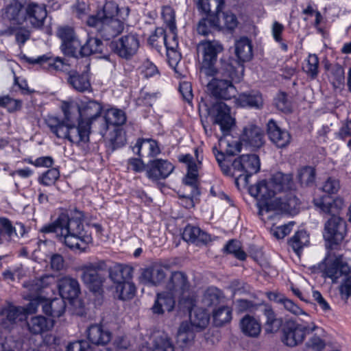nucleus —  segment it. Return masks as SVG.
I'll list each match as a JSON object with an SVG mask.
<instances>
[{
  "mask_svg": "<svg viewBox=\"0 0 351 351\" xmlns=\"http://www.w3.org/2000/svg\"><path fill=\"white\" fill-rule=\"evenodd\" d=\"M82 218V213L78 210L70 215L62 213L53 223L43 226L41 232L55 233L69 248L84 252L93 239L84 228Z\"/></svg>",
  "mask_w": 351,
  "mask_h": 351,
  "instance_id": "f257e3e1",
  "label": "nucleus"
},
{
  "mask_svg": "<svg viewBox=\"0 0 351 351\" xmlns=\"http://www.w3.org/2000/svg\"><path fill=\"white\" fill-rule=\"evenodd\" d=\"M313 202L315 206L321 211L331 215L325 223L324 237L328 243V248L337 250L346 233V222L337 216L343 202L341 199H332L330 197L315 199Z\"/></svg>",
  "mask_w": 351,
  "mask_h": 351,
  "instance_id": "f03ea898",
  "label": "nucleus"
},
{
  "mask_svg": "<svg viewBox=\"0 0 351 351\" xmlns=\"http://www.w3.org/2000/svg\"><path fill=\"white\" fill-rule=\"evenodd\" d=\"M197 49L202 55V74L206 76L216 75L238 80L237 71L229 62L221 60L219 67L215 66L218 54L223 51V47L218 41L202 40L197 45Z\"/></svg>",
  "mask_w": 351,
  "mask_h": 351,
  "instance_id": "7ed1b4c3",
  "label": "nucleus"
},
{
  "mask_svg": "<svg viewBox=\"0 0 351 351\" xmlns=\"http://www.w3.org/2000/svg\"><path fill=\"white\" fill-rule=\"evenodd\" d=\"M47 15L45 5L27 0H12L5 11L10 21L19 25L26 23L36 29L43 26Z\"/></svg>",
  "mask_w": 351,
  "mask_h": 351,
  "instance_id": "20e7f679",
  "label": "nucleus"
},
{
  "mask_svg": "<svg viewBox=\"0 0 351 351\" xmlns=\"http://www.w3.org/2000/svg\"><path fill=\"white\" fill-rule=\"evenodd\" d=\"M293 180H291V188L284 190L283 195L276 197L273 202H266L263 206L258 204V215L264 221H273L279 218L278 211H282L291 215L298 213L300 206V200L293 191Z\"/></svg>",
  "mask_w": 351,
  "mask_h": 351,
  "instance_id": "39448f33",
  "label": "nucleus"
},
{
  "mask_svg": "<svg viewBox=\"0 0 351 351\" xmlns=\"http://www.w3.org/2000/svg\"><path fill=\"white\" fill-rule=\"evenodd\" d=\"M291 186V176L277 172L272 176L269 182L266 180H261L256 184L251 186L249 192L252 196L264 201L263 202H258L257 206L258 207V204L263 206L266 202H273L274 200L267 201V199L280 193L284 190L290 189Z\"/></svg>",
  "mask_w": 351,
  "mask_h": 351,
  "instance_id": "423d86ee",
  "label": "nucleus"
},
{
  "mask_svg": "<svg viewBox=\"0 0 351 351\" xmlns=\"http://www.w3.org/2000/svg\"><path fill=\"white\" fill-rule=\"evenodd\" d=\"M80 121L93 128V132L105 136L106 128L104 119L103 106L95 100L80 101Z\"/></svg>",
  "mask_w": 351,
  "mask_h": 351,
  "instance_id": "0eeeda50",
  "label": "nucleus"
},
{
  "mask_svg": "<svg viewBox=\"0 0 351 351\" xmlns=\"http://www.w3.org/2000/svg\"><path fill=\"white\" fill-rule=\"evenodd\" d=\"M323 273L326 278L336 283L339 279L346 278L350 273V267L343 255L337 250L328 248L324 261Z\"/></svg>",
  "mask_w": 351,
  "mask_h": 351,
  "instance_id": "6e6552de",
  "label": "nucleus"
},
{
  "mask_svg": "<svg viewBox=\"0 0 351 351\" xmlns=\"http://www.w3.org/2000/svg\"><path fill=\"white\" fill-rule=\"evenodd\" d=\"M243 69H241L242 72ZM238 80L232 79L229 77L213 75L207 85L208 90L217 99L229 100L234 97L237 94L236 88L232 84V82H239L242 78L241 73L237 71Z\"/></svg>",
  "mask_w": 351,
  "mask_h": 351,
  "instance_id": "1a4fd4ad",
  "label": "nucleus"
},
{
  "mask_svg": "<svg viewBox=\"0 0 351 351\" xmlns=\"http://www.w3.org/2000/svg\"><path fill=\"white\" fill-rule=\"evenodd\" d=\"M89 27H94L99 34L106 40H110L120 34L124 28L123 23L116 18H98L89 16L86 20Z\"/></svg>",
  "mask_w": 351,
  "mask_h": 351,
  "instance_id": "9d476101",
  "label": "nucleus"
},
{
  "mask_svg": "<svg viewBox=\"0 0 351 351\" xmlns=\"http://www.w3.org/2000/svg\"><path fill=\"white\" fill-rule=\"evenodd\" d=\"M200 106L205 107L214 123L220 126L223 134L230 132L234 124V119L230 114V108L225 103L218 101L210 105L207 101H202Z\"/></svg>",
  "mask_w": 351,
  "mask_h": 351,
  "instance_id": "9b49d317",
  "label": "nucleus"
},
{
  "mask_svg": "<svg viewBox=\"0 0 351 351\" xmlns=\"http://www.w3.org/2000/svg\"><path fill=\"white\" fill-rule=\"evenodd\" d=\"M310 324H302L289 319L286 321L282 328V341L289 347L301 344L306 335L312 330Z\"/></svg>",
  "mask_w": 351,
  "mask_h": 351,
  "instance_id": "f8f14e48",
  "label": "nucleus"
},
{
  "mask_svg": "<svg viewBox=\"0 0 351 351\" xmlns=\"http://www.w3.org/2000/svg\"><path fill=\"white\" fill-rule=\"evenodd\" d=\"M140 47L139 36L136 32H130L111 43V47L118 56L125 60L132 59Z\"/></svg>",
  "mask_w": 351,
  "mask_h": 351,
  "instance_id": "ddd939ff",
  "label": "nucleus"
},
{
  "mask_svg": "<svg viewBox=\"0 0 351 351\" xmlns=\"http://www.w3.org/2000/svg\"><path fill=\"white\" fill-rule=\"evenodd\" d=\"M232 167L233 176H237V179L243 177L245 182H247L249 178L260 169L259 158L256 154L241 155L234 159Z\"/></svg>",
  "mask_w": 351,
  "mask_h": 351,
  "instance_id": "4468645a",
  "label": "nucleus"
},
{
  "mask_svg": "<svg viewBox=\"0 0 351 351\" xmlns=\"http://www.w3.org/2000/svg\"><path fill=\"white\" fill-rule=\"evenodd\" d=\"M92 131L93 132V128L86 123H82L81 121L77 123V125L68 123L64 130L65 136L63 138L85 149L88 147L90 134Z\"/></svg>",
  "mask_w": 351,
  "mask_h": 351,
  "instance_id": "2eb2a0df",
  "label": "nucleus"
},
{
  "mask_svg": "<svg viewBox=\"0 0 351 351\" xmlns=\"http://www.w3.org/2000/svg\"><path fill=\"white\" fill-rule=\"evenodd\" d=\"M100 269L97 263H89L82 267V279L93 292H99L104 282V278L99 274Z\"/></svg>",
  "mask_w": 351,
  "mask_h": 351,
  "instance_id": "dca6fc26",
  "label": "nucleus"
},
{
  "mask_svg": "<svg viewBox=\"0 0 351 351\" xmlns=\"http://www.w3.org/2000/svg\"><path fill=\"white\" fill-rule=\"evenodd\" d=\"M173 170V165L166 160L155 159L146 165V175L149 179L154 181L165 179Z\"/></svg>",
  "mask_w": 351,
  "mask_h": 351,
  "instance_id": "f3484780",
  "label": "nucleus"
},
{
  "mask_svg": "<svg viewBox=\"0 0 351 351\" xmlns=\"http://www.w3.org/2000/svg\"><path fill=\"white\" fill-rule=\"evenodd\" d=\"M27 62L31 64H38L50 72L61 71L67 73L70 69L69 65L60 57L43 55L36 58H29Z\"/></svg>",
  "mask_w": 351,
  "mask_h": 351,
  "instance_id": "a211bd4d",
  "label": "nucleus"
},
{
  "mask_svg": "<svg viewBox=\"0 0 351 351\" xmlns=\"http://www.w3.org/2000/svg\"><path fill=\"white\" fill-rule=\"evenodd\" d=\"M267 126L269 139L278 147L283 148L290 143L291 136L289 132L281 129L274 119H270Z\"/></svg>",
  "mask_w": 351,
  "mask_h": 351,
  "instance_id": "6ab92c4d",
  "label": "nucleus"
},
{
  "mask_svg": "<svg viewBox=\"0 0 351 351\" xmlns=\"http://www.w3.org/2000/svg\"><path fill=\"white\" fill-rule=\"evenodd\" d=\"M60 296L63 299L73 300L80 293V287L78 281L73 278L65 276L60 278L58 284Z\"/></svg>",
  "mask_w": 351,
  "mask_h": 351,
  "instance_id": "aec40b11",
  "label": "nucleus"
},
{
  "mask_svg": "<svg viewBox=\"0 0 351 351\" xmlns=\"http://www.w3.org/2000/svg\"><path fill=\"white\" fill-rule=\"evenodd\" d=\"M312 330L306 335L307 339L304 344V351H322L326 342L322 337L323 329L314 323L310 324Z\"/></svg>",
  "mask_w": 351,
  "mask_h": 351,
  "instance_id": "412c9836",
  "label": "nucleus"
},
{
  "mask_svg": "<svg viewBox=\"0 0 351 351\" xmlns=\"http://www.w3.org/2000/svg\"><path fill=\"white\" fill-rule=\"evenodd\" d=\"M241 141L254 148H259L264 144V132L255 125H249L244 128L241 134Z\"/></svg>",
  "mask_w": 351,
  "mask_h": 351,
  "instance_id": "4be33fe9",
  "label": "nucleus"
},
{
  "mask_svg": "<svg viewBox=\"0 0 351 351\" xmlns=\"http://www.w3.org/2000/svg\"><path fill=\"white\" fill-rule=\"evenodd\" d=\"M190 285L187 276L181 271L172 273L170 280L167 284V289L177 297L184 295L189 290Z\"/></svg>",
  "mask_w": 351,
  "mask_h": 351,
  "instance_id": "5701e85b",
  "label": "nucleus"
},
{
  "mask_svg": "<svg viewBox=\"0 0 351 351\" xmlns=\"http://www.w3.org/2000/svg\"><path fill=\"white\" fill-rule=\"evenodd\" d=\"M27 329L33 335H41L51 330L54 321L43 315H36L27 319Z\"/></svg>",
  "mask_w": 351,
  "mask_h": 351,
  "instance_id": "b1692460",
  "label": "nucleus"
},
{
  "mask_svg": "<svg viewBox=\"0 0 351 351\" xmlns=\"http://www.w3.org/2000/svg\"><path fill=\"white\" fill-rule=\"evenodd\" d=\"M132 150L141 157H154L160 152L158 143L151 138L138 139Z\"/></svg>",
  "mask_w": 351,
  "mask_h": 351,
  "instance_id": "393cba45",
  "label": "nucleus"
},
{
  "mask_svg": "<svg viewBox=\"0 0 351 351\" xmlns=\"http://www.w3.org/2000/svg\"><path fill=\"white\" fill-rule=\"evenodd\" d=\"M87 337L88 341L96 346H104L111 340V332L104 330L101 325L93 324L90 326L87 330Z\"/></svg>",
  "mask_w": 351,
  "mask_h": 351,
  "instance_id": "a878e982",
  "label": "nucleus"
},
{
  "mask_svg": "<svg viewBox=\"0 0 351 351\" xmlns=\"http://www.w3.org/2000/svg\"><path fill=\"white\" fill-rule=\"evenodd\" d=\"M66 74L69 84L77 91L84 92L90 88V82L87 73H80L75 70L69 69Z\"/></svg>",
  "mask_w": 351,
  "mask_h": 351,
  "instance_id": "bb28decb",
  "label": "nucleus"
},
{
  "mask_svg": "<svg viewBox=\"0 0 351 351\" xmlns=\"http://www.w3.org/2000/svg\"><path fill=\"white\" fill-rule=\"evenodd\" d=\"M176 297L170 291L158 293L155 303L152 306L153 313L160 315L165 311H172L175 306Z\"/></svg>",
  "mask_w": 351,
  "mask_h": 351,
  "instance_id": "cd10ccee",
  "label": "nucleus"
},
{
  "mask_svg": "<svg viewBox=\"0 0 351 351\" xmlns=\"http://www.w3.org/2000/svg\"><path fill=\"white\" fill-rule=\"evenodd\" d=\"M182 238L187 242L196 245L206 244L210 241V235L199 228L188 225L184 229Z\"/></svg>",
  "mask_w": 351,
  "mask_h": 351,
  "instance_id": "c85d7f7f",
  "label": "nucleus"
},
{
  "mask_svg": "<svg viewBox=\"0 0 351 351\" xmlns=\"http://www.w3.org/2000/svg\"><path fill=\"white\" fill-rule=\"evenodd\" d=\"M165 278V269L160 265H155L145 269L141 276V280L147 285H157Z\"/></svg>",
  "mask_w": 351,
  "mask_h": 351,
  "instance_id": "c756f323",
  "label": "nucleus"
},
{
  "mask_svg": "<svg viewBox=\"0 0 351 351\" xmlns=\"http://www.w3.org/2000/svg\"><path fill=\"white\" fill-rule=\"evenodd\" d=\"M238 104L242 107L260 109L263 106L262 95L256 90L240 94L237 99Z\"/></svg>",
  "mask_w": 351,
  "mask_h": 351,
  "instance_id": "7c9ffc66",
  "label": "nucleus"
},
{
  "mask_svg": "<svg viewBox=\"0 0 351 351\" xmlns=\"http://www.w3.org/2000/svg\"><path fill=\"white\" fill-rule=\"evenodd\" d=\"M62 297L51 300H45L43 304V311L45 314L52 317H59L63 315L66 304Z\"/></svg>",
  "mask_w": 351,
  "mask_h": 351,
  "instance_id": "2f4dec72",
  "label": "nucleus"
},
{
  "mask_svg": "<svg viewBox=\"0 0 351 351\" xmlns=\"http://www.w3.org/2000/svg\"><path fill=\"white\" fill-rule=\"evenodd\" d=\"M224 6L223 0H197L198 10L206 16H218Z\"/></svg>",
  "mask_w": 351,
  "mask_h": 351,
  "instance_id": "473e14b6",
  "label": "nucleus"
},
{
  "mask_svg": "<svg viewBox=\"0 0 351 351\" xmlns=\"http://www.w3.org/2000/svg\"><path fill=\"white\" fill-rule=\"evenodd\" d=\"M240 327L245 335L257 337L261 331V324L250 315H245L240 322Z\"/></svg>",
  "mask_w": 351,
  "mask_h": 351,
  "instance_id": "72a5a7b5",
  "label": "nucleus"
},
{
  "mask_svg": "<svg viewBox=\"0 0 351 351\" xmlns=\"http://www.w3.org/2000/svg\"><path fill=\"white\" fill-rule=\"evenodd\" d=\"M262 312L266 317L265 331L267 332H277L282 326V319L276 317L273 309L269 306L264 305Z\"/></svg>",
  "mask_w": 351,
  "mask_h": 351,
  "instance_id": "f704fd0d",
  "label": "nucleus"
},
{
  "mask_svg": "<svg viewBox=\"0 0 351 351\" xmlns=\"http://www.w3.org/2000/svg\"><path fill=\"white\" fill-rule=\"evenodd\" d=\"M62 110L64 115L65 124L80 122V102L64 101Z\"/></svg>",
  "mask_w": 351,
  "mask_h": 351,
  "instance_id": "c9c22d12",
  "label": "nucleus"
},
{
  "mask_svg": "<svg viewBox=\"0 0 351 351\" xmlns=\"http://www.w3.org/2000/svg\"><path fill=\"white\" fill-rule=\"evenodd\" d=\"M55 278L53 276L46 274L25 283L24 286L29 292L40 294L43 289L53 284Z\"/></svg>",
  "mask_w": 351,
  "mask_h": 351,
  "instance_id": "e433bc0d",
  "label": "nucleus"
},
{
  "mask_svg": "<svg viewBox=\"0 0 351 351\" xmlns=\"http://www.w3.org/2000/svg\"><path fill=\"white\" fill-rule=\"evenodd\" d=\"M235 53L241 62H247L252 58V46L247 38H241L235 43Z\"/></svg>",
  "mask_w": 351,
  "mask_h": 351,
  "instance_id": "4c0bfd02",
  "label": "nucleus"
},
{
  "mask_svg": "<svg viewBox=\"0 0 351 351\" xmlns=\"http://www.w3.org/2000/svg\"><path fill=\"white\" fill-rule=\"evenodd\" d=\"M104 119L106 121V128L105 134L109 129V125H122L126 121V115L125 112L119 109L110 108L104 113Z\"/></svg>",
  "mask_w": 351,
  "mask_h": 351,
  "instance_id": "58836bf2",
  "label": "nucleus"
},
{
  "mask_svg": "<svg viewBox=\"0 0 351 351\" xmlns=\"http://www.w3.org/2000/svg\"><path fill=\"white\" fill-rule=\"evenodd\" d=\"M117 282L116 292L119 299L127 300L134 296L136 287L134 283L130 281H119V280H117Z\"/></svg>",
  "mask_w": 351,
  "mask_h": 351,
  "instance_id": "ea45409f",
  "label": "nucleus"
},
{
  "mask_svg": "<svg viewBox=\"0 0 351 351\" xmlns=\"http://www.w3.org/2000/svg\"><path fill=\"white\" fill-rule=\"evenodd\" d=\"M104 45L97 38H89L86 43L80 48L81 56H88L93 53H102Z\"/></svg>",
  "mask_w": 351,
  "mask_h": 351,
  "instance_id": "a19ab883",
  "label": "nucleus"
},
{
  "mask_svg": "<svg viewBox=\"0 0 351 351\" xmlns=\"http://www.w3.org/2000/svg\"><path fill=\"white\" fill-rule=\"evenodd\" d=\"M209 322L208 313L202 310L197 309L193 313L190 314V323L191 328L197 330H202L206 327Z\"/></svg>",
  "mask_w": 351,
  "mask_h": 351,
  "instance_id": "79ce46f5",
  "label": "nucleus"
},
{
  "mask_svg": "<svg viewBox=\"0 0 351 351\" xmlns=\"http://www.w3.org/2000/svg\"><path fill=\"white\" fill-rule=\"evenodd\" d=\"M152 351H174V346L167 335L160 333L154 335Z\"/></svg>",
  "mask_w": 351,
  "mask_h": 351,
  "instance_id": "37998d69",
  "label": "nucleus"
},
{
  "mask_svg": "<svg viewBox=\"0 0 351 351\" xmlns=\"http://www.w3.org/2000/svg\"><path fill=\"white\" fill-rule=\"evenodd\" d=\"M308 243V236L304 231H299L289 240V245L293 251L300 254L301 250Z\"/></svg>",
  "mask_w": 351,
  "mask_h": 351,
  "instance_id": "c03bdc74",
  "label": "nucleus"
},
{
  "mask_svg": "<svg viewBox=\"0 0 351 351\" xmlns=\"http://www.w3.org/2000/svg\"><path fill=\"white\" fill-rule=\"evenodd\" d=\"M3 313L5 315L6 319L10 323L21 321L26 316L25 308L14 305H9L4 310Z\"/></svg>",
  "mask_w": 351,
  "mask_h": 351,
  "instance_id": "a18cd8bd",
  "label": "nucleus"
},
{
  "mask_svg": "<svg viewBox=\"0 0 351 351\" xmlns=\"http://www.w3.org/2000/svg\"><path fill=\"white\" fill-rule=\"evenodd\" d=\"M46 123L50 128L51 132H53L58 138H62L65 136L66 127L67 124H65L64 121H61L58 118L49 116L46 119Z\"/></svg>",
  "mask_w": 351,
  "mask_h": 351,
  "instance_id": "49530a36",
  "label": "nucleus"
},
{
  "mask_svg": "<svg viewBox=\"0 0 351 351\" xmlns=\"http://www.w3.org/2000/svg\"><path fill=\"white\" fill-rule=\"evenodd\" d=\"M195 337L194 329L189 322H182L179 328L177 338L178 341L186 344L187 343L193 340Z\"/></svg>",
  "mask_w": 351,
  "mask_h": 351,
  "instance_id": "de8ad7c7",
  "label": "nucleus"
},
{
  "mask_svg": "<svg viewBox=\"0 0 351 351\" xmlns=\"http://www.w3.org/2000/svg\"><path fill=\"white\" fill-rule=\"evenodd\" d=\"M82 47L78 38L61 44L60 49L64 54L78 58L81 56L80 48Z\"/></svg>",
  "mask_w": 351,
  "mask_h": 351,
  "instance_id": "09e8293b",
  "label": "nucleus"
},
{
  "mask_svg": "<svg viewBox=\"0 0 351 351\" xmlns=\"http://www.w3.org/2000/svg\"><path fill=\"white\" fill-rule=\"evenodd\" d=\"M219 146L221 150H223L228 156H234L241 151V144L239 141L230 142L226 138L219 139Z\"/></svg>",
  "mask_w": 351,
  "mask_h": 351,
  "instance_id": "8fccbe9b",
  "label": "nucleus"
},
{
  "mask_svg": "<svg viewBox=\"0 0 351 351\" xmlns=\"http://www.w3.org/2000/svg\"><path fill=\"white\" fill-rule=\"evenodd\" d=\"M232 319V311L228 306H221L213 312V319L215 325L221 326L229 322Z\"/></svg>",
  "mask_w": 351,
  "mask_h": 351,
  "instance_id": "3c124183",
  "label": "nucleus"
},
{
  "mask_svg": "<svg viewBox=\"0 0 351 351\" xmlns=\"http://www.w3.org/2000/svg\"><path fill=\"white\" fill-rule=\"evenodd\" d=\"M298 178L302 185L311 186L315 182V171L311 167H304L299 171Z\"/></svg>",
  "mask_w": 351,
  "mask_h": 351,
  "instance_id": "603ef678",
  "label": "nucleus"
},
{
  "mask_svg": "<svg viewBox=\"0 0 351 351\" xmlns=\"http://www.w3.org/2000/svg\"><path fill=\"white\" fill-rule=\"evenodd\" d=\"M217 17L228 30L234 29L239 24L236 15L229 11L220 12V14Z\"/></svg>",
  "mask_w": 351,
  "mask_h": 351,
  "instance_id": "864d4df0",
  "label": "nucleus"
},
{
  "mask_svg": "<svg viewBox=\"0 0 351 351\" xmlns=\"http://www.w3.org/2000/svg\"><path fill=\"white\" fill-rule=\"evenodd\" d=\"M25 298L29 300L27 307L25 308V315L27 313H35L38 306L41 305L43 306V304L45 303L44 298L33 292H29Z\"/></svg>",
  "mask_w": 351,
  "mask_h": 351,
  "instance_id": "5fc2aeb1",
  "label": "nucleus"
},
{
  "mask_svg": "<svg viewBox=\"0 0 351 351\" xmlns=\"http://www.w3.org/2000/svg\"><path fill=\"white\" fill-rule=\"evenodd\" d=\"M60 177V172L56 168H51L43 173L38 179V182L44 186H51Z\"/></svg>",
  "mask_w": 351,
  "mask_h": 351,
  "instance_id": "6e6d98bb",
  "label": "nucleus"
},
{
  "mask_svg": "<svg viewBox=\"0 0 351 351\" xmlns=\"http://www.w3.org/2000/svg\"><path fill=\"white\" fill-rule=\"evenodd\" d=\"M319 59L315 54H310L306 60V64L303 67L304 71L311 77L315 78L318 74Z\"/></svg>",
  "mask_w": 351,
  "mask_h": 351,
  "instance_id": "4d7b16f0",
  "label": "nucleus"
},
{
  "mask_svg": "<svg viewBox=\"0 0 351 351\" xmlns=\"http://www.w3.org/2000/svg\"><path fill=\"white\" fill-rule=\"evenodd\" d=\"M224 250L229 254H232L240 261L246 258V254L241 249L239 243L236 240H230L224 247Z\"/></svg>",
  "mask_w": 351,
  "mask_h": 351,
  "instance_id": "13d9d810",
  "label": "nucleus"
},
{
  "mask_svg": "<svg viewBox=\"0 0 351 351\" xmlns=\"http://www.w3.org/2000/svg\"><path fill=\"white\" fill-rule=\"evenodd\" d=\"M118 5L113 2H107L102 10L98 11L97 14L93 15L98 18H114V16L118 13Z\"/></svg>",
  "mask_w": 351,
  "mask_h": 351,
  "instance_id": "bf43d9fd",
  "label": "nucleus"
},
{
  "mask_svg": "<svg viewBox=\"0 0 351 351\" xmlns=\"http://www.w3.org/2000/svg\"><path fill=\"white\" fill-rule=\"evenodd\" d=\"M57 36L62 40V44L78 38L74 29L69 26L60 27L57 31Z\"/></svg>",
  "mask_w": 351,
  "mask_h": 351,
  "instance_id": "052dcab7",
  "label": "nucleus"
},
{
  "mask_svg": "<svg viewBox=\"0 0 351 351\" xmlns=\"http://www.w3.org/2000/svg\"><path fill=\"white\" fill-rule=\"evenodd\" d=\"M11 221L3 217H0V245L4 241H8V237L12 234Z\"/></svg>",
  "mask_w": 351,
  "mask_h": 351,
  "instance_id": "680f3d73",
  "label": "nucleus"
},
{
  "mask_svg": "<svg viewBox=\"0 0 351 351\" xmlns=\"http://www.w3.org/2000/svg\"><path fill=\"white\" fill-rule=\"evenodd\" d=\"M219 301V291L215 288L208 289L203 298L204 304L207 306L216 304Z\"/></svg>",
  "mask_w": 351,
  "mask_h": 351,
  "instance_id": "e2e57ef3",
  "label": "nucleus"
},
{
  "mask_svg": "<svg viewBox=\"0 0 351 351\" xmlns=\"http://www.w3.org/2000/svg\"><path fill=\"white\" fill-rule=\"evenodd\" d=\"M275 105L279 110L283 112H291V104L285 93H280L276 96L275 98Z\"/></svg>",
  "mask_w": 351,
  "mask_h": 351,
  "instance_id": "0e129e2a",
  "label": "nucleus"
},
{
  "mask_svg": "<svg viewBox=\"0 0 351 351\" xmlns=\"http://www.w3.org/2000/svg\"><path fill=\"white\" fill-rule=\"evenodd\" d=\"M171 35H165L164 44L167 49V57H170V50H176L178 47V40L176 31H170Z\"/></svg>",
  "mask_w": 351,
  "mask_h": 351,
  "instance_id": "69168bd1",
  "label": "nucleus"
},
{
  "mask_svg": "<svg viewBox=\"0 0 351 351\" xmlns=\"http://www.w3.org/2000/svg\"><path fill=\"white\" fill-rule=\"evenodd\" d=\"M162 17L167 25L169 28L170 31H176V21H175V14L173 10L170 7H166L163 8Z\"/></svg>",
  "mask_w": 351,
  "mask_h": 351,
  "instance_id": "338daca9",
  "label": "nucleus"
},
{
  "mask_svg": "<svg viewBox=\"0 0 351 351\" xmlns=\"http://www.w3.org/2000/svg\"><path fill=\"white\" fill-rule=\"evenodd\" d=\"M277 302L282 304L284 308L291 313L298 315L303 313V311L292 300L285 298H280Z\"/></svg>",
  "mask_w": 351,
  "mask_h": 351,
  "instance_id": "774afa93",
  "label": "nucleus"
}]
</instances>
